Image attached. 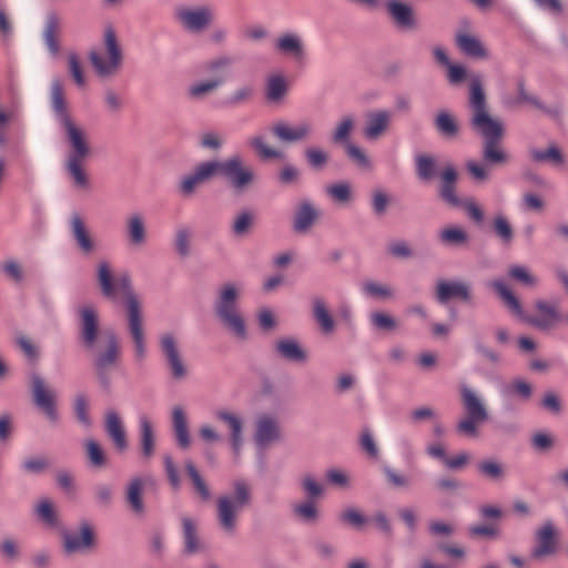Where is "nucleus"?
<instances>
[{
	"label": "nucleus",
	"instance_id": "a211bd4d",
	"mask_svg": "<svg viewBox=\"0 0 568 568\" xmlns=\"http://www.w3.org/2000/svg\"><path fill=\"white\" fill-rule=\"evenodd\" d=\"M537 545L531 551L532 558L542 559L557 551V532L551 523H545L536 532Z\"/></svg>",
	"mask_w": 568,
	"mask_h": 568
},
{
	"label": "nucleus",
	"instance_id": "6e6d98bb",
	"mask_svg": "<svg viewBox=\"0 0 568 568\" xmlns=\"http://www.w3.org/2000/svg\"><path fill=\"white\" fill-rule=\"evenodd\" d=\"M253 223H254L253 213L243 211L235 216V219L232 223V232L237 236L245 235L252 229Z\"/></svg>",
	"mask_w": 568,
	"mask_h": 568
},
{
	"label": "nucleus",
	"instance_id": "6e6552de",
	"mask_svg": "<svg viewBox=\"0 0 568 568\" xmlns=\"http://www.w3.org/2000/svg\"><path fill=\"white\" fill-rule=\"evenodd\" d=\"M159 347L171 377L174 381L185 379L189 375V365L178 338L172 333H163L159 338Z\"/></svg>",
	"mask_w": 568,
	"mask_h": 568
},
{
	"label": "nucleus",
	"instance_id": "774afa93",
	"mask_svg": "<svg viewBox=\"0 0 568 568\" xmlns=\"http://www.w3.org/2000/svg\"><path fill=\"white\" fill-rule=\"evenodd\" d=\"M302 487L310 499L320 498L324 491L322 484L310 474L303 476Z\"/></svg>",
	"mask_w": 568,
	"mask_h": 568
},
{
	"label": "nucleus",
	"instance_id": "bf43d9fd",
	"mask_svg": "<svg viewBox=\"0 0 568 568\" xmlns=\"http://www.w3.org/2000/svg\"><path fill=\"white\" fill-rule=\"evenodd\" d=\"M363 292L374 298H390L393 296V290L388 285L367 281L363 284Z\"/></svg>",
	"mask_w": 568,
	"mask_h": 568
},
{
	"label": "nucleus",
	"instance_id": "473e14b6",
	"mask_svg": "<svg viewBox=\"0 0 568 568\" xmlns=\"http://www.w3.org/2000/svg\"><path fill=\"white\" fill-rule=\"evenodd\" d=\"M313 315L324 334L328 335L335 331V321L326 303L320 297L313 300Z\"/></svg>",
	"mask_w": 568,
	"mask_h": 568
},
{
	"label": "nucleus",
	"instance_id": "393cba45",
	"mask_svg": "<svg viewBox=\"0 0 568 568\" xmlns=\"http://www.w3.org/2000/svg\"><path fill=\"white\" fill-rule=\"evenodd\" d=\"M386 9L395 23L404 30L416 28V19L412 7L398 0L386 2Z\"/></svg>",
	"mask_w": 568,
	"mask_h": 568
},
{
	"label": "nucleus",
	"instance_id": "ea45409f",
	"mask_svg": "<svg viewBox=\"0 0 568 568\" xmlns=\"http://www.w3.org/2000/svg\"><path fill=\"white\" fill-rule=\"evenodd\" d=\"M529 156L536 163H551L555 165L564 163V155L556 145H550L546 150L531 149Z\"/></svg>",
	"mask_w": 568,
	"mask_h": 568
},
{
	"label": "nucleus",
	"instance_id": "4be33fe9",
	"mask_svg": "<svg viewBox=\"0 0 568 568\" xmlns=\"http://www.w3.org/2000/svg\"><path fill=\"white\" fill-rule=\"evenodd\" d=\"M243 285L236 282H226L217 291V296L214 302L215 314L234 311L237 308V301L240 298Z\"/></svg>",
	"mask_w": 568,
	"mask_h": 568
},
{
	"label": "nucleus",
	"instance_id": "ddd939ff",
	"mask_svg": "<svg viewBox=\"0 0 568 568\" xmlns=\"http://www.w3.org/2000/svg\"><path fill=\"white\" fill-rule=\"evenodd\" d=\"M526 321L539 331L550 332L559 326L562 316L557 303L537 300L535 303V313L526 317Z\"/></svg>",
	"mask_w": 568,
	"mask_h": 568
},
{
	"label": "nucleus",
	"instance_id": "cd10ccee",
	"mask_svg": "<svg viewBox=\"0 0 568 568\" xmlns=\"http://www.w3.org/2000/svg\"><path fill=\"white\" fill-rule=\"evenodd\" d=\"M93 544L94 536L88 525H83L79 534H67L64 536V549L69 554L90 549Z\"/></svg>",
	"mask_w": 568,
	"mask_h": 568
},
{
	"label": "nucleus",
	"instance_id": "c756f323",
	"mask_svg": "<svg viewBox=\"0 0 568 568\" xmlns=\"http://www.w3.org/2000/svg\"><path fill=\"white\" fill-rule=\"evenodd\" d=\"M224 84V79L216 78H204L202 80L193 82L186 91V94L192 100H203L206 97L213 94Z\"/></svg>",
	"mask_w": 568,
	"mask_h": 568
},
{
	"label": "nucleus",
	"instance_id": "c03bdc74",
	"mask_svg": "<svg viewBox=\"0 0 568 568\" xmlns=\"http://www.w3.org/2000/svg\"><path fill=\"white\" fill-rule=\"evenodd\" d=\"M39 519L49 527L58 526V515L53 503L49 498H42L36 506Z\"/></svg>",
	"mask_w": 568,
	"mask_h": 568
},
{
	"label": "nucleus",
	"instance_id": "8fccbe9b",
	"mask_svg": "<svg viewBox=\"0 0 568 568\" xmlns=\"http://www.w3.org/2000/svg\"><path fill=\"white\" fill-rule=\"evenodd\" d=\"M416 170H417V175L420 180L430 181L435 176V173H436L435 159L429 155H425V154L417 155L416 156Z\"/></svg>",
	"mask_w": 568,
	"mask_h": 568
},
{
	"label": "nucleus",
	"instance_id": "3c124183",
	"mask_svg": "<svg viewBox=\"0 0 568 568\" xmlns=\"http://www.w3.org/2000/svg\"><path fill=\"white\" fill-rule=\"evenodd\" d=\"M439 240L447 245H463L468 241L467 233L458 226H449L439 232Z\"/></svg>",
	"mask_w": 568,
	"mask_h": 568
},
{
	"label": "nucleus",
	"instance_id": "c9c22d12",
	"mask_svg": "<svg viewBox=\"0 0 568 568\" xmlns=\"http://www.w3.org/2000/svg\"><path fill=\"white\" fill-rule=\"evenodd\" d=\"M144 483L141 478H133L126 487V501L132 511L142 514L144 510L142 494Z\"/></svg>",
	"mask_w": 568,
	"mask_h": 568
},
{
	"label": "nucleus",
	"instance_id": "052dcab7",
	"mask_svg": "<svg viewBox=\"0 0 568 568\" xmlns=\"http://www.w3.org/2000/svg\"><path fill=\"white\" fill-rule=\"evenodd\" d=\"M369 318L374 328L378 331H394L397 327L396 320L385 312H373Z\"/></svg>",
	"mask_w": 568,
	"mask_h": 568
},
{
	"label": "nucleus",
	"instance_id": "b1692460",
	"mask_svg": "<svg viewBox=\"0 0 568 568\" xmlns=\"http://www.w3.org/2000/svg\"><path fill=\"white\" fill-rule=\"evenodd\" d=\"M436 297L440 303H446L450 298L468 302L470 300V290L464 282L442 280L437 282Z\"/></svg>",
	"mask_w": 568,
	"mask_h": 568
},
{
	"label": "nucleus",
	"instance_id": "69168bd1",
	"mask_svg": "<svg viewBox=\"0 0 568 568\" xmlns=\"http://www.w3.org/2000/svg\"><path fill=\"white\" fill-rule=\"evenodd\" d=\"M68 61L69 71L74 82L79 88H85L87 81L78 55L75 53H70L68 57Z\"/></svg>",
	"mask_w": 568,
	"mask_h": 568
},
{
	"label": "nucleus",
	"instance_id": "338daca9",
	"mask_svg": "<svg viewBox=\"0 0 568 568\" xmlns=\"http://www.w3.org/2000/svg\"><path fill=\"white\" fill-rule=\"evenodd\" d=\"M204 184L199 172L194 169L192 173L185 175L180 183L181 192L189 196L200 186Z\"/></svg>",
	"mask_w": 568,
	"mask_h": 568
},
{
	"label": "nucleus",
	"instance_id": "13d9d810",
	"mask_svg": "<svg viewBox=\"0 0 568 568\" xmlns=\"http://www.w3.org/2000/svg\"><path fill=\"white\" fill-rule=\"evenodd\" d=\"M478 471L490 479L499 480L504 477L503 465L494 459H486L478 464Z\"/></svg>",
	"mask_w": 568,
	"mask_h": 568
},
{
	"label": "nucleus",
	"instance_id": "a878e982",
	"mask_svg": "<svg viewBox=\"0 0 568 568\" xmlns=\"http://www.w3.org/2000/svg\"><path fill=\"white\" fill-rule=\"evenodd\" d=\"M223 327L236 339L245 341L247 338L246 323L239 310L227 311L216 314Z\"/></svg>",
	"mask_w": 568,
	"mask_h": 568
},
{
	"label": "nucleus",
	"instance_id": "412c9836",
	"mask_svg": "<svg viewBox=\"0 0 568 568\" xmlns=\"http://www.w3.org/2000/svg\"><path fill=\"white\" fill-rule=\"evenodd\" d=\"M70 229L78 247L83 254L88 255L95 251V240L84 220L79 214L71 216Z\"/></svg>",
	"mask_w": 568,
	"mask_h": 568
},
{
	"label": "nucleus",
	"instance_id": "9d476101",
	"mask_svg": "<svg viewBox=\"0 0 568 568\" xmlns=\"http://www.w3.org/2000/svg\"><path fill=\"white\" fill-rule=\"evenodd\" d=\"M215 418L223 423L229 432V445L234 460L237 462L241 456L244 444V419L243 416L234 410L221 408L215 410Z\"/></svg>",
	"mask_w": 568,
	"mask_h": 568
},
{
	"label": "nucleus",
	"instance_id": "39448f33",
	"mask_svg": "<svg viewBox=\"0 0 568 568\" xmlns=\"http://www.w3.org/2000/svg\"><path fill=\"white\" fill-rule=\"evenodd\" d=\"M459 392L466 415L458 422L456 430L462 436L475 438L479 435V427L489 419V413L483 398L473 388L462 385Z\"/></svg>",
	"mask_w": 568,
	"mask_h": 568
},
{
	"label": "nucleus",
	"instance_id": "09e8293b",
	"mask_svg": "<svg viewBox=\"0 0 568 568\" xmlns=\"http://www.w3.org/2000/svg\"><path fill=\"white\" fill-rule=\"evenodd\" d=\"M248 145L257 153L261 159H282L283 153L265 143L262 136H252Z\"/></svg>",
	"mask_w": 568,
	"mask_h": 568
},
{
	"label": "nucleus",
	"instance_id": "5701e85b",
	"mask_svg": "<svg viewBox=\"0 0 568 568\" xmlns=\"http://www.w3.org/2000/svg\"><path fill=\"white\" fill-rule=\"evenodd\" d=\"M392 112L387 110H377L366 114L364 135L368 140H377L384 135L392 122Z\"/></svg>",
	"mask_w": 568,
	"mask_h": 568
},
{
	"label": "nucleus",
	"instance_id": "f704fd0d",
	"mask_svg": "<svg viewBox=\"0 0 568 568\" xmlns=\"http://www.w3.org/2000/svg\"><path fill=\"white\" fill-rule=\"evenodd\" d=\"M275 349L282 357L292 362H304L307 358L306 352L295 339H281L275 344Z\"/></svg>",
	"mask_w": 568,
	"mask_h": 568
},
{
	"label": "nucleus",
	"instance_id": "a18cd8bd",
	"mask_svg": "<svg viewBox=\"0 0 568 568\" xmlns=\"http://www.w3.org/2000/svg\"><path fill=\"white\" fill-rule=\"evenodd\" d=\"M500 140L485 141L483 155L489 164H503L507 161V154L499 145Z\"/></svg>",
	"mask_w": 568,
	"mask_h": 568
},
{
	"label": "nucleus",
	"instance_id": "4468645a",
	"mask_svg": "<svg viewBox=\"0 0 568 568\" xmlns=\"http://www.w3.org/2000/svg\"><path fill=\"white\" fill-rule=\"evenodd\" d=\"M274 136L283 143H297L308 140L314 131L310 120H301L291 123L284 120L277 121L271 129Z\"/></svg>",
	"mask_w": 568,
	"mask_h": 568
},
{
	"label": "nucleus",
	"instance_id": "e433bc0d",
	"mask_svg": "<svg viewBox=\"0 0 568 568\" xmlns=\"http://www.w3.org/2000/svg\"><path fill=\"white\" fill-rule=\"evenodd\" d=\"M51 100H52V108H53L54 112L57 113L58 122L60 125L64 124V118L73 119L67 110L65 102H64V95H63V88H62L61 82L58 80L52 82Z\"/></svg>",
	"mask_w": 568,
	"mask_h": 568
},
{
	"label": "nucleus",
	"instance_id": "1a4fd4ad",
	"mask_svg": "<svg viewBox=\"0 0 568 568\" xmlns=\"http://www.w3.org/2000/svg\"><path fill=\"white\" fill-rule=\"evenodd\" d=\"M222 175L236 192L245 191L256 179L254 169L245 164L240 155L222 161Z\"/></svg>",
	"mask_w": 568,
	"mask_h": 568
},
{
	"label": "nucleus",
	"instance_id": "7ed1b4c3",
	"mask_svg": "<svg viewBox=\"0 0 568 568\" xmlns=\"http://www.w3.org/2000/svg\"><path fill=\"white\" fill-rule=\"evenodd\" d=\"M469 106L471 109L470 123L473 129L480 134L485 141L501 140L504 125L488 112L480 75L470 77Z\"/></svg>",
	"mask_w": 568,
	"mask_h": 568
},
{
	"label": "nucleus",
	"instance_id": "37998d69",
	"mask_svg": "<svg viewBox=\"0 0 568 568\" xmlns=\"http://www.w3.org/2000/svg\"><path fill=\"white\" fill-rule=\"evenodd\" d=\"M508 275L511 280L527 288L536 287L539 282L538 277L532 274L528 267L523 265H511L508 268Z\"/></svg>",
	"mask_w": 568,
	"mask_h": 568
},
{
	"label": "nucleus",
	"instance_id": "c85d7f7f",
	"mask_svg": "<svg viewBox=\"0 0 568 568\" xmlns=\"http://www.w3.org/2000/svg\"><path fill=\"white\" fill-rule=\"evenodd\" d=\"M140 446L141 454L145 460H149L155 450V435L151 419L146 415H140Z\"/></svg>",
	"mask_w": 568,
	"mask_h": 568
},
{
	"label": "nucleus",
	"instance_id": "7c9ffc66",
	"mask_svg": "<svg viewBox=\"0 0 568 568\" xmlns=\"http://www.w3.org/2000/svg\"><path fill=\"white\" fill-rule=\"evenodd\" d=\"M317 217V209L308 201L302 202L295 213L294 230L298 233L308 231Z\"/></svg>",
	"mask_w": 568,
	"mask_h": 568
},
{
	"label": "nucleus",
	"instance_id": "0e129e2a",
	"mask_svg": "<svg viewBox=\"0 0 568 568\" xmlns=\"http://www.w3.org/2000/svg\"><path fill=\"white\" fill-rule=\"evenodd\" d=\"M185 467H186L189 476L191 477V479L193 481V485H194L196 491L201 495V497L204 500H207L210 498L211 494H210V490H209L204 479L201 477L200 473L197 471V469L191 462H187Z\"/></svg>",
	"mask_w": 568,
	"mask_h": 568
},
{
	"label": "nucleus",
	"instance_id": "e2e57ef3",
	"mask_svg": "<svg viewBox=\"0 0 568 568\" xmlns=\"http://www.w3.org/2000/svg\"><path fill=\"white\" fill-rule=\"evenodd\" d=\"M192 231L189 227H179L175 232L174 244L178 253L182 256L190 254V242Z\"/></svg>",
	"mask_w": 568,
	"mask_h": 568
},
{
	"label": "nucleus",
	"instance_id": "2f4dec72",
	"mask_svg": "<svg viewBox=\"0 0 568 568\" xmlns=\"http://www.w3.org/2000/svg\"><path fill=\"white\" fill-rule=\"evenodd\" d=\"M442 189L440 195L449 204L457 206L459 205V199L455 193V182L457 180V172L452 164H448L444 168L442 174Z\"/></svg>",
	"mask_w": 568,
	"mask_h": 568
},
{
	"label": "nucleus",
	"instance_id": "5fc2aeb1",
	"mask_svg": "<svg viewBox=\"0 0 568 568\" xmlns=\"http://www.w3.org/2000/svg\"><path fill=\"white\" fill-rule=\"evenodd\" d=\"M85 452L91 466L100 468L105 465L106 457L104 450L94 439L85 442Z\"/></svg>",
	"mask_w": 568,
	"mask_h": 568
},
{
	"label": "nucleus",
	"instance_id": "20e7f679",
	"mask_svg": "<svg viewBox=\"0 0 568 568\" xmlns=\"http://www.w3.org/2000/svg\"><path fill=\"white\" fill-rule=\"evenodd\" d=\"M250 503L251 491L244 481H236L232 494L222 495L216 499L217 524L226 535L235 534L239 515Z\"/></svg>",
	"mask_w": 568,
	"mask_h": 568
},
{
	"label": "nucleus",
	"instance_id": "603ef678",
	"mask_svg": "<svg viewBox=\"0 0 568 568\" xmlns=\"http://www.w3.org/2000/svg\"><path fill=\"white\" fill-rule=\"evenodd\" d=\"M435 125L437 130L445 136L454 138L458 132V125L448 112H440L436 116Z\"/></svg>",
	"mask_w": 568,
	"mask_h": 568
},
{
	"label": "nucleus",
	"instance_id": "f03ea898",
	"mask_svg": "<svg viewBox=\"0 0 568 568\" xmlns=\"http://www.w3.org/2000/svg\"><path fill=\"white\" fill-rule=\"evenodd\" d=\"M60 128L67 146L64 160L67 175L75 190L88 191L91 187V181L87 163L93 153L90 133L75 119L64 118V124Z\"/></svg>",
	"mask_w": 568,
	"mask_h": 568
},
{
	"label": "nucleus",
	"instance_id": "72a5a7b5",
	"mask_svg": "<svg viewBox=\"0 0 568 568\" xmlns=\"http://www.w3.org/2000/svg\"><path fill=\"white\" fill-rule=\"evenodd\" d=\"M173 428L180 447L190 446V435L185 413L181 406H175L172 410Z\"/></svg>",
	"mask_w": 568,
	"mask_h": 568
},
{
	"label": "nucleus",
	"instance_id": "4c0bfd02",
	"mask_svg": "<svg viewBox=\"0 0 568 568\" xmlns=\"http://www.w3.org/2000/svg\"><path fill=\"white\" fill-rule=\"evenodd\" d=\"M61 31V20L57 14H50L47 18V23L44 28V41L48 49L53 53H58L59 51V42L58 36Z\"/></svg>",
	"mask_w": 568,
	"mask_h": 568
},
{
	"label": "nucleus",
	"instance_id": "aec40b11",
	"mask_svg": "<svg viewBox=\"0 0 568 568\" xmlns=\"http://www.w3.org/2000/svg\"><path fill=\"white\" fill-rule=\"evenodd\" d=\"M125 236L128 244L133 248H140L146 244V222L141 213H132L126 217Z\"/></svg>",
	"mask_w": 568,
	"mask_h": 568
},
{
	"label": "nucleus",
	"instance_id": "6ab92c4d",
	"mask_svg": "<svg viewBox=\"0 0 568 568\" xmlns=\"http://www.w3.org/2000/svg\"><path fill=\"white\" fill-rule=\"evenodd\" d=\"M104 429L110 439L113 442L114 447L119 452H124L128 448L126 432L122 418L114 409H109L104 415Z\"/></svg>",
	"mask_w": 568,
	"mask_h": 568
},
{
	"label": "nucleus",
	"instance_id": "bb28decb",
	"mask_svg": "<svg viewBox=\"0 0 568 568\" xmlns=\"http://www.w3.org/2000/svg\"><path fill=\"white\" fill-rule=\"evenodd\" d=\"M456 45L459 48V50L475 59H487L488 58V50L483 44V42L474 34L466 33V32H459L456 36Z\"/></svg>",
	"mask_w": 568,
	"mask_h": 568
},
{
	"label": "nucleus",
	"instance_id": "680f3d73",
	"mask_svg": "<svg viewBox=\"0 0 568 568\" xmlns=\"http://www.w3.org/2000/svg\"><path fill=\"white\" fill-rule=\"evenodd\" d=\"M204 183L217 175H222V161H206L195 166Z\"/></svg>",
	"mask_w": 568,
	"mask_h": 568
},
{
	"label": "nucleus",
	"instance_id": "79ce46f5",
	"mask_svg": "<svg viewBox=\"0 0 568 568\" xmlns=\"http://www.w3.org/2000/svg\"><path fill=\"white\" fill-rule=\"evenodd\" d=\"M287 92V83L282 75H272L266 82V99L271 102H280Z\"/></svg>",
	"mask_w": 568,
	"mask_h": 568
},
{
	"label": "nucleus",
	"instance_id": "864d4df0",
	"mask_svg": "<svg viewBox=\"0 0 568 568\" xmlns=\"http://www.w3.org/2000/svg\"><path fill=\"white\" fill-rule=\"evenodd\" d=\"M326 193L336 203H348L352 200V187L347 182L336 183L326 187Z\"/></svg>",
	"mask_w": 568,
	"mask_h": 568
},
{
	"label": "nucleus",
	"instance_id": "f3484780",
	"mask_svg": "<svg viewBox=\"0 0 568 568\" xmlns=\"http://www.w3.org/2000/svg\"><path fill=\"white\" fill-rule=\"evenodd\" d=\"M281 439V427L278 418L270 414H261L255 422L254 440L261 448Z\"/></svg>",
	"mask_w": 568,
	"mask_h": 568
},
{
	"label": "nucleus",
	"instance_id": "de8ad7c7",
	"mask_svg": "<svg viewBox=\"0 0 568 568\" xmlns=\"http://www.w3.org/2000/svg\"><path fill=\"white\" fill-rule=\"evenodd\" d=\"M293 514L296 518L305 523H314L318 518V508L314 499H307L293 506Z\"/></svg>",
	"mask_w": 568,
	"mask_h": 568
},
{
	"label": "nucleus",
	"instance_id": "9b49d317",
	"mask_svg": "<svg viewBox=\"0 0 568 568\" xmlns=\"http://www.w3.org/2000/svg\"><path fill=\"white\" fill-rule=\"evenodd\" d=\"M175 16L183 29L193 33H201L211 26L214 11L209 6H199L181 8Z\"/></svg>",
	"mask_w": 568,
	"mask_h": 568
},
{
	"label": "nucleus",
	"instance_id": "2eb2a0df",
	"mask_svg": "<svg viewBox=\"0 0 568 568\" xmlns=\"http://www.w3.org/2000/svg\"><path fill=\"white\" fill-rule=\"evenodd\" d=\"M79 315L82 342L87 348H92L98 345L101 333H104L106 329L100 328L99 314L93 306L85 305L81 307Z\"/></svg>",
	"mask_w": 568,
	"mask_h": 568
},
{
	"label": "nucleus",
	"instance_id": "49530a36",
	"mask_svg": "<svg viewBox=\"0 0 568 568\" xmlns=\"http://www.w3.org/2000/svg\"><path fill=\"white\" fill-rule=\"evenodd\" d=\"M355 128V119L353 115H345L341 119V121L336 124L332 139L335 143H346L348 142V138Z\"/></svg>",
	"mask_w": 568,
	"mask_h": 568
},
{
	"label": "nucleus",
	"instance_id": "f8f14e48",
	"mask_svg": "<svg viewBox=\"0 0 568 568\" xmlns=\"http://www.w3.org/2000/svg\"><path fill=\"white\" fill-rule=\"evenodd\" d=\"M31 392L36 406L43 412L50 422L58 420L57 393L49 387L44 379L33 374L31 376Z\"/></svg>",
	"mask_w": 568,
	"mask_h": 568
},
{
	"label": "nucleus",
	"instance_id": "f257e3e1",
	"mask_svg": "<svg viewBox=\"0 0 568 568\" xmlns=\"http://www.w3.org/2000/svg\"><path fill=\"white\" fill-rule=\"evenodd\" d=\"M97 278L102 294L111 300L121 294L128 311L129 331L134 343L135 358L142 362L146 354L144 332L142 327L141 304L131 286V277L123 273L113 278L110 263L100 261L97 267Z\"/></svg>",
	"mask_w": 568,
	"mask_h": 568
},
{
	"label": "nucleus",
	"instance_id": "0eeeda50",
	"mask_svg": "<svg viewBox=\"0 0 568 568\" xmlns=\"http://www.w3.org/2000/svg\"><path fill=\"white\" fill-rule=\"evenodd\" d=\"M88 349L94 353V368L99 381L108 387V371L116 366L121 358V347L115 333L108 328L101 333L98 345Z\"/></svg>",
	"mask_w": 568,
	"mask_h": 568
},
{
	"label": "nucleus",
	"instance_id": "a19ab883",
	"mask_svg": "<svg viewBox=\"0 0 568 568\" xmlns=\"http://www.w3.org/2000/svg\"><path fill=\"white\" fill-rule=\"evenodd\" d=\"M229 57H219L203 63L200 68L201 73L205 74L206 78H216L225 80V71L231 64Z\"/></svg>",
	"mask_w": 568,
	"mask_h": 568
},
{
	"label": "nucleus",
	"instance_id": "58836bf2",
	"mask_svg": "<svg viewBox=\"0 0 568 568\" xmlns=\"http://www.w3.org/2000/svg\"><path fill=\"white\" fill-rule=\"evenodd\" d=\"M489 286L493 287L504 301V303L517 315H523V307L519 300L515 296L513 291L499 280L491 281Z\"/></svg>",
	"mask_w": 568,
	"mask_h": 568
},
{
	"label": "nucleus",
	"instance_id": "4d7b16f0",
	"mask_svg": "<svg viewBox=\"0 0 568 568\" xmlns=\"http://www.w3.org/2000/svg\"><path fill=\"white\" fill-rule=\"evenodd\" d=\"M183 531L186 551L190 554L196 552L200 549V542L196 537L195 525L190 518L183 519Z\"/></svg>",
	"mask_w": 568,
	"mask_h": 568
},
{
	"label": "nucleus",
	"instance_id": "dca6fc26",
	"mask_svg": "<svg viewBox=\"0 0 568 568\" xmlns=\"http://www.w3.org/2000/svg\"><path fill=\"white\" fill-rule=\"evenodd\" d=\"M274 49L278 54L297 63H302L306 59L305 43L296 32L281 33L274 41Z\"/></svg>",
	"mask_w": 568,
	"mask_h": 568
},
{
	"label": "nucleus",
	"instance_id": "423d86ee",
	"mask_svg": "<svg viewBox=\"0 0 568 568\" xmlns=\"http://www.w3.org/2000/svg\"><path fill=\"white\" fill-rule=\"evenodd\" d=\"M103 47L104 53L92 50L89 59L99 77L111 78L122 68L123 50L115 30L110 26L103 32Z\"/></svg>",
	"mask_w": 568,
	"mask_h": 568
}]
</instances>
